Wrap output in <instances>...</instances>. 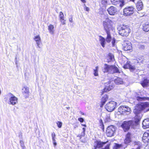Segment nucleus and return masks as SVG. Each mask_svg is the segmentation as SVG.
<instances>
[{
	"mask_svg": "<svg viewBox=\"0 0 149 149\" xmlns=\"http://www.w3.org/2000/svg\"><path fill=\"white\" fill-rule=\"evenodd\" d=\"M142 140L144 143H149V131H147L144 133Z\"/></svg>",
	"mask_w": 149,
	"mask_h": 149,
	"instance_id": "obj_12",
	"label": "nucleus"
},
{
	"mask_svg": "<svg viewBox=\"0 0 149 149\" xmlns=\"http://www.w3.org/2000/svg\"><path fill=\"white\" fill-rule=\"evenodd\" d=\"M142 111H143L145 112L149 111V103L148 102H146L137 104L135 106L134 112L135 115L134 118L136 121H133L130 120L128 121H124L121 125V127L125 131L128 130L130 126L133 127L136 124V122L140 120L142 117V114L141 113Z\"/></svg>",
	"mask_w": 149,
	"mask_h": 149,
	"instance_id": "obj_1",
	"label": "nucleus"
},
{
	"mask_svg": "<svg viewBox=\"0 0 149 149\" xmlns=\"http://www.w3.org/2000/svg\"><path fill=\"white\" fill-rule=\"evenodd\" d=\"M114 87L111 81H109L105 84V87L103 89L104 92H107L112 89Z\"/></svg>",
	"mask_w": 149,
	"mask_h": 149,
	"instance_id": "obj_10",
	"label": "nucleus"
},
{
	"mask_svg": "<svg viewBox=\"0 0 149 149\" xmlns=\"http://www.w3.org/2000/svg\"><path fill=\"white\" fill-rule=\"evenodd\" d=\"M122 145H119L118 144H116V149H117L118 148L121 147Z\"/></svg>",
	"mask_w": 149,
	"mask_h": 149,
	"instance_id": "obj_38",
	"label": "nucleus"
},
{
	"mask_svg": "<svg viewBox=\"0 0 149 149\" xmlns=\"http://www.w3.org/2000/svg\"><path fill=\"white\" fill-rule=\"evenodd\" d=\"M120 6L121 7H123L124 5H125V2L123 0H120Z\"/></svg>",
	"mask_w": 149,
	"mask_h": 149,
	"instance_id": "obj_33",
	"label": "nucleus"
},
{
	"mask_svg": "<svg viewBox=\"0 0 149 149\" xmlns=\"http://www.w3.org/2000/svg\"><path fill=\"white\" fill-rule=\"evenodd\" d=\"M143 98L139 97H137V100H138L141 101L143 100Z\"/></svg>",
	"mask_w": 149,
	"mask_h": 149,
	"instance_id": "obj_41",
	"label": "nucleus"
},
{
	"mask_svg": "<svg viewBox=\"0 0 149 149\" xmlns=\"http://www.w3.org/2000/svg\"><path fill=\"white\" fill-rule=\"evenodd\" d=\"M33 39L36 42L38 47L40 48V45L41 42V40L40 36L37 35L35 36Z\"/></svg>",
	"mask_w": 149,
	"mask_h": 149,
	"instance_id": "obj_15",
	"label": "nucleus"
},
{
	"mask_svg": "<svg viewBox=\"0 0 149 149\" xmlns=\"http://www.w3.org/2000/svg\"><path fill=\"white\" fill-rule=\"evenodd\" d=\"M17 102V98L14 96H11L9 99V101L8 103L14 105L16 104Z\"/></svg>",
	"mask_w": 149,
	"mask_h": 149,
	"instance_id": "obj_13",
	"label": "nucleus"
},
{
	"mask_svg": "<svg viewBox=\"0 0 149 149\" xmlns=\"http://www.w3.org/2000/svg\"><path fill=\"white\" fill-rule=\"evenodd\" d=\"M78 120L81 123H82L84 121V119L81 118H79Z\"/></svg>",
	"mask_w": 149,
	"mask_h": 149,
	"instance_id": "obj_40",
	"label": "nucleus"
},
{
	"mask_svg": "<svg viewBox=\"0 0 149 149\" xmlns=\"http://www.w3.org/2000/svg\"><path fill=\"white\" fill-rule=\"evenodd\" d=\"M54 27L53 25H50L48 26V30L51 34H53L54 33Z\"/></svg>",
	"mask_w": 149,
	"mask_h": 149,
	"instance_id": "obj_28",
	"label": "nucleus"
},
{
	"mask_svg": "<svg viewBox=\"0 0 149 149\" xmlns=\"http://www.w3.org/2000/svg\"><path fill=\"white\" fill-rule=\"evenodd\" d=\"M52 138H55V134L54 132H53L52 134Z\"/></svg>",
	"mask_w": 149,
	"mask_h": 149,
	"instance_id": "obj_44",
	"label": "nucleus"
},
{
	"mask_svg": "<svg viewBox=\"0 0 149 149\" xmlns=\"http://www.w3.org/2000/svg\"><path fill=\"white\" fill-rule=\"evenodd\" d=\"M102 70L104 73L108 72L111 74L120 73V71L115 65H109L106 64L104 65V68Z\"/></svg>",
	"mask_w": 149,
	"mask_h": 149,
	"instance_id": "obj_2",
	"label": "nucleus"
},
{
	"mask_svg": "<svg viewBox=\"0 0 149 149\" xmlns=\"http://www.w3.org/2000/svg\"><path fill=\"white\" fill-rule=\"evenodd\" d=\"M136 7L138 10H141L143 8V4L140 0H139L136 4Z\"/></svg>",
	"mask_w": 149,
	"mask_h": 149,
	"instance_id": "obj_19",
	"label": "nucleus"
},
{
	"mask_svg": "<svg viewBox=\"0 0 149 149\" xmlns=\"http://www.w3.org/2000/svg\"><path fill=\"white\" fill-rule=\"evenodd\" d=\"M107 36L106 38V41L107 42L109 43L111 42L112 38L110 35V32H107Z\"/></svg>",
	"mask_w": 149,
	"mask_h": 149,
	"instance_id": "obj_26",
	"label": "nucleus"
},
{
	"mask_svg": "<svg viewBox=\"0 0 149 149\" xmlns=\"http://www.w3.org/2000/svg\"><path fill=\"white\" fill-rule=\"evenodd\" d=\"M123 45V49L125 51L130 50L132 49L131 43L129 41H124Z\"/></svg>",
	"mask_w": 149,
	"mask_h": 149,
	"instance_id": "obj_9",
	"label": "nucleus"
},
{
	"mask_svg": "<svg viewBox=\"0 0 149 149\" xmlns=\"http://www.w3.org/2000/svg\"><path fill=\"white\" fill-rule=\"evenodd\" d=\"M69 21L70 22H72V17L69 18Z\"/></svg>",
	"mask_w": 149,
	"mask_h": 149,
	"instance_id": "obj_45",
	"label": "nucleus"
},
{
	"mask_svg": "<svg viewBox=\"0 0 149 149\" xmlns=\"http://www.w3.org/2000/svg\"><path fill=\"white\" fill-rule=\"evenodd\" d=\"M107 142H102L100 141H97L95 142L94 146L100 148L102 147Z\"/></svg>",
	"mask_w": 149,
	"mask_h": 149,
	"instance_id": "obj_16",
	"label": "nucleus"
},
{
	"mask_svg": "<svg viewBox=\"0 0 149 149\" xmlns=\"http://www.w3.org/2000/svg\"><path fill=\"white\" fill-rule=\"evenodd\" d=\"M143 30L146 32L149 31V24H145L143 26Z\"/></svg>",
	"mask_w": 149,
	"mask_h": 149,
	"instance_id": "obj_25",
	"label": "nucleus"
},
{
	"mask_svg": "<svg viewBox=\"0 0 149 149\" xmlns=\"http://www.w3.org/2000/svg\"><path fill=\"white\" fill-rule=\"evenodd\" d=\"M108 13L110 15H114L117 12V8L113 6H111L108 8L107 9Z\"/></svg>",
	"mask_w": 149,
	"mask_h": 149,
	"instance_id": "obj_11",
	"label": "nucleus"
},
{
	"mask_svg": "<svg viewBox=\"0 0 149 149\" xmlns=\"http://www.w3.org/2000/svg\"><path fill=\"white\" fill-rule=\"evenodd\" d=\"M83 131L84 133V132H85V128H83Z\"/></svg>",
	"mask_w": 149,
	"mask_h": 149,
	"instance_id": "obj_47",
	"label": "nucleus"
},
{
	"mask_svg": "<svg viewBox=\"0 0 149 149\" xmlns=\"http://www.w3.org/2000/svg\"><path fill=\"white\" fill-rule=\"evenodd\" d=\"M134 13V8L132 6L126 7L123 10V15L125 16H130Z\"/></svg>",
	"mask_w": 149,
	"mask_h": 149,
	"instance_id": "obj_7",
	"label": "nucleus"
},
{
	"mask_svg": "<svg viewBox=\"0 0 149 149\" xmlns=\"http://www.w3.org/2000/svg\"><path fill=\"white\" fill-rule=\"evenodd\" d=\"M98 66H96L95 69H93V74L95 76H98Z\"/></svg>",
	"mask_w": 149,
	"mask_h": 149,
	"instance_id": "obj_27",
	"label": "nucleus"
},
{
	"mask_svg": "<svg viewBox=\"0 0 149 149\" xmlns=\"http://www.w3.org/2000/svg\"><path fill=\"white\" fill-rule=\"evenodd\" d=\"M143 129H146L149 127V119H145L143 122Z\"/></svg>",
	"mask_w": 149,
	"mask_h": 149,
	"instance_id": "obj_17",
	"label": "nucleus"
},
{
	"mask_svg": "<svg viewBox=\"0 0 149 149\" xmlns=\"http://www.w3.org/2000/svg\"><path fill=\"white\" fill-rule=\"evenodd\" d=\"M116 106V103L113 101H110L107 103L105 106V108L108 111H113Z\"/></svg>",
	"mask_w": 149,
	"mask_h": 149,
	"instance_id": "obj_5",
	"label": "nucleus"
},
{
	"mask_svg": "<svg viewBox=\"0 0 149 149\" xmlns=\"http://www.w3.org/2000/svg\"><path fill=\"white\" fill-rule=\"evenodd\" d=\"M115 83L118 85L121 84H123V82L122 79L117 77L114 80Z\"/></svg>",
	"mask_w": 149,
	"mask_h": 149,
	"instance_id": "obj_22",
	"label": "nucleus"
},
{
	"mask_svg": "<svg viewBox=\"0 0 149 149\" xmlns=\"http://www.w3.org/2000/svg\"><path fill=\"white\" fill-rule=\"evenodd\" d=\"M149 83V81L147 79H145L141 83V84L143 87H146L147 86Z\"/></svg>",
	"mask_w": 149,
	"mask_h": 149,
	"instance_id": "obj_30",
	"label": "nucleus"
},
{
	"mask_svg": "<svg viewBox=\"0 0 149 149\" xmlns=\"http://www.w3.org/2000/svg\"><path fill=\"white\" fill-rule=\"evenodd\" d=\"M116 131V127L113 125H111L107 129L106 134L107 136L111 137L114 135Z\"/></svg>",
	"mask_w": 149,
	"mask_h": 149,
	"instance_id": "obj_6",
	"label": "nucleus"
},
{
	"mask_svg": "<svg viewBox=\"0 0 149 149\" xmlns=\"http://www.w3.org/2000/svg\"><path fill=\"white\" fill-rule=\"evenodd\" d=\"M145 149H149V143H148L145 148Z\"/></svg>",
	"mask_w": 149,
	"mask_h": 149,
	"instance_id": "obj_42",
	"label": "nucleus"
},
{
	"mask_svg": "<svg viewBox=\"0 0 149 149\" xmlns=\"http://www.w3.org/2000/svg\"><path fill=\"white\" fill-rule=\"evenodd\" d=\"M120 0H111V2L112 4L114 5H116L119 2Z\"/></svg>",
	"mask_w": 149,
	"mask_h": 149,
	"instance_id": "obj_31",
	"label": "nucleus"
},
{
	"mask_svg": "<svg viewBox=\"0 0 149 149\" xmlns=\"http://www.w3.org/2000/svg\"><path fill=\"white\" fill-rule=\"evenodd\" d=\"M124 68L129 69L131 70H134L135 69V68L134 66H132L130 65L129 63H127L125 64L124 66Z\"/></svg>",
	"mask_w": 149,
	"mask_h": 149,
	"instance_id": "obj_23",
	"label": "nucleus"
},
{
	"mask_svg": "<svg viewBox=\"0 0 149 149\" xmlns=\"http://www.w3.org/2000/svg\"><path fill=\"white\" fill-rule=\"evenodd\" d=\"M103 25L104 29L107 32H109L110 31L113 30V28L112 25L113 22L108 18H107L103 22Z\"/></svg>",
	"mask_w": 149,
	"mask_h": 149,
	"instance_id": "obj_4",
	"label": "nucleus"
},
{
	"mask_svg": "<svg viewBox=\"0 0 149 149\" xmlns=\"http://www.w3.org/2000/svg\"><path fill=\"white\" fill-rule=\"evenodd\" d=\"M81 1H82L83 3H86V0H80Z\"/></svg>",
	"mask_w": 149,
	"mask_h": 149,
	"instance_id": "obj_46",
	"label": "nucleus"
},
{
	"mask_svg": "<svg viewBox=\"0 0 149 149\" xmlns=\"http://www.w3.org/2000/svg\"><path fill=\"white\" fill-rule=\"evenodd\" d=\"M81 114H82V115H84V113H81Z\"/></svg>",
	"mask_w": 149,
	"mask_h": 149,
	"instance_id": "obj_51",
	"label": "nucleus"
},
{
	"mask_svg": "<svg viewBox=\"0 0 149 149\" xmlns=\"http://www.w3.org/2000/svg\"><path fill=\"white\" fill-rule=\"evenodd\" d=\"M84 9L87 11H88V12L89 11V8L88 7H87L86 5L85 4L84 5Z\"/></svg>",
	"mask_w": 149,
	"mask_h": 149,
	"instance_id": "obj_35",
	"label": "nucleus"
},
{
	"mask_svg": "<svg viewBox=\"0 0 149 149\" xmlns=\"http://www.w3.org/2000/svg\"><path fill=\"white\" fill-rule=\"evenodd\" d=\"M111 42L112 45V46H114L115 45V40L114 38H113V39H112V41Z\"/></svg>",
	"mask_w": 149,
	"mask_h": 149,
	"instance_id": "obj_39",
	"label": "nucleus"
},
{
	"mask_svg": "<svg viewBox=\"0 0 149 149\" xmlns=\"http://www.w3.org/2000/svg\"><path fill=\"white\" fill-rule=\"evenodd\" d=\"M53 143L54 145L55 146H56V141H54V142H53Z\"/></svg>",
	"mask_w": 149,
	"mask_h": 149,
	"instance_id": "obj_49",
	"label": "nucleus"
},
{
	"mask_svg": "<svg viewBox=\"0 0 149 149\" xmlns=\"http://www.w3.org/2000/svg\"><path fill=\"white\" fill-rule=\"evenodd\" d=\"M132 135L131 134L128 133L126 136V138L124 140V143L125 144H128L131 141Z\"/></svg>",
	"mask_w": 149,
	"mask_h": 149,
	"instance_id": "obj_14",
	"label": "nucleus"
},
{
	"mask_svg": "<svg viewBox=\"0 0 149 149\" xmlns=\"http://www.w3.org/2000/svg\"><path fill=\"white\" fill-rule=\"evenodd\" d=\"M108 60H109V61H113L114 60V55L111 53H109L107 57Z\"/></svg>",
	"mask_w": 149,
	"mask_h": 149,
	"instance_id": "obj_29",
	"label": "nucleus"
},
{
	"mask_svg": "<svg viewBox=\"0 0 149 149\" xmlns=\"http://www.w3.org/2000/svg\"><path fill=\"white\" fill-rule=\"evenodd\" d=\"M118 111L122 114H128L130 113L131 110L128 107L122 106H120L119 108Z\"/></svg>",
	"mask_w": 149,
	"mask_h": 149,
	"instance_id": "obj_8",
	"label": "nucleus"
},
{
	"mask_svg": "<svg viewBox=\"0 0 149 149\" xmlns=\"http://www.w3.org/2000/svg\"><path fill=\"white\" fill-rule=\"evenodd\" d=\"M108 98V96L107 95H105L101 99V107H102L105 103Z\"/></svg>",
	"mask_w": 149,
	"mask_h": 149,
	"instance_id": "obj_20",
	"label": "nucleus"
},
{
	"mask_svg": "<svg viewBox=\"0 0 149 149\" xmlns=\"http://www.w3.org/2000/svg\"><path fill=\"white\" fill-rule=\"evenodd\" d=\"M20 143L21 146L23 148H24V145L23 141L22 140H20Z\"/></svg>",
	"mask_w": 149,
	"mask_h": 149,
	"instance_id": "obj_34",
	"label": "nucleus"
},
{
	"mask_svg": "<svg viewBox=\"0 0 149 149\" xmlns=\"http://www.w3.org/2000/svg\"><path fill=\"white\" fill-rule=\"evenodd\" d=\"M52 139L53 142H54V141H56V140L55 139V138H52Z\"/></svg>",
	"mask_w": 149,
	"mask_h": 149,
	"instance_id": "obj_48",
	"label": "nucleus"
},
{
	"mask_svg": "<svg viewBox=\"0 0 149 149\" xmlns=\"http://www.w3.org/2000/svg\"><path fill=\"white\" fill-rule=\"evenodd\" d=\"M107 3V0H102L101 3L102 4H106Z\"/></svg>",
	"mask_w": 149,
	"mask_h": 149,
	"instance_id": "obj_36",
	"label": "nucleus"
},
{
	"mask_svg": "<svg viewBox=\"0 0 149 149\" xmlns=\"http://www.w3.org/2000/svg\"><path fill=\"white\" fill-rule=\"evenodd\" d=\"M59 17L60 20L62 24H65V17L63 13L62 12H60L59 13Z\"/></svg>",
	"mask_w": 149,
	"mask_h": 149,
	"instance_id": "obj_18",
	"label": "nucleus"
},
{
	"mask_svg": "<svg viewBox=\"0 0 149 149\" xmlns=\"http://www.w3.org/2000/svg\"><path fill=\"white\" fill-rule=\"evenodd\" d=\"M82 125L83 126H84V127H86V125H83V124H82Z\"/></svg>",
	"mask_w": 149,
	"mask_h": 149,
	"instance_id": "obj_50",
	"label": "nucleus"
},
{
	"mask_svg": "<svg viewBox=\"0 0 149 149\" xmlns=\"http://www.w3.org/2000/svg\"><path fill=\"white\" fill-rule=\"evenodd\" d=\"M105 121L106 122H110L111 121V119H110V117L109 116H106Z\"/></svg>",
	"mask_w": 149,
	"mask_h": 149,
	"instance_id": "obj_37",
	"label": "nucleus"
},
{
	"mask_svg": "<svg viewBox=\"0 0 149 149\" xmlns=\"http://www.w3.org/2000/svg\"><path fill=\"white\" fill-rule=\"evenodd\" d=\"M99 39L101 45L103 47H104L106 44L105 39L102 37L100 36Z\"/></svg>",
	"mask_w": 149,
	"mask_h": 149,
	"instance_id": "obj_21",
	"label": "nucleus"
},
{
	"mask_svg": "<svg viewBox=\"0 0 149 149\" xmlns=\"http://www.w3.org/2000/svg\"><path fill=\"white\" fill-rule=\"evenodd\" d=\"M22 93L23 95L28 94L29 93V88L27 87H24L22 89Z\"/></svg>",
	"mask_w": 149,
	"mask_h": 149,
	"instance_id": "obj_24",
	"label": "nucleus"
},
{
	"mask_svg": "<svg viewBox=\"0 0 149 149\" xmlns=\"http://www.w3.org/2000/svg\"><path fill=\"white\" fill-rule=\"evenodd\" d=\"M119 33L123 36H127L131 32V30L127 25H122L118 28Z\"/></svg>",
	"mask_w": 149,
	"mask_h": 149,
	"instance_id": "obj_3",
	"label": "nucleus"
},
{
	"mask_svg": "<svg viewBox=\"0 0 149 149\" xmlns=\"http://www.w3.org/2000/svg\"><path fill=\"white\" fill-rule=\"evenodd\" d=\"M56 123L58 127L59 128H61L62 124L61 122L60 121H58Z\"/></svg>",
	"mask_w": 149,
	"mask_h": 149,
	"instance_id": "obj_32",
	"label": "nucleus"
},
{
	"mask_svg": "<svg viewBox=\"0 0 149 149\" xmlns=\"http://www.w3.org/2000/svg\"><path fill=\"white\" fill-rule=\"evenodd\" d=\"M109 145H107L105 148H103L102 149H109Z\"/></svg>",
	"mask_w": 149,
	"mask_h": 149,
	"instance_id": "obj_43",
	"label": "nucleus"
}]
</instances>
